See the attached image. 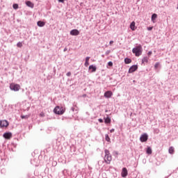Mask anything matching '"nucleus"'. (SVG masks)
<instances>
[{
    "instance_id": "nucleus-34",
    "label": "nucleus",
    "mask_w": 178,
    "mask_h": 178,
    "mask_svg": "<svg viewBox=\"0 0 178 178\" xmlns=\"http://www.w3.org/2000/svg\"><path fill=\"white\" fill-rule=\"evenodd\" d=\"M113 131H115V129H112L110 131V133H113Z\"/></svg>"
},
{
    "instance_id": "nucleus-21",
    "label": "nucleus",
    "mask_w": 178,
    "mask_h": 178,
    "mask_svg": "<svg viewBox=\"0 0 178 178\" xmlns=\"http://www.w3.org/2000/svg\"><path fill=\"white\" fill-rule=\"evenodd\" d=\"M29 118H30V115H21L22 119H29Z\"/></svg>"
},
{
    "instance_id": "nucleus-29",
    "label": "nucleus",
    "mask_w": 178,
    "mask_h": 178,
    "mask_svg": "<svg viewBox=\"0 0 178 178\" xmlns=\"http://www.w3.org/2000/svg\"><path fill=\"white\" fill-rule=\"evenodd\" d=\"M67 76L68 77H70V76H72V72H67Z\"/></svg>"
},
{
    "instance_id": "nucleus-14",
    "label": "nucleus",
    "mask_w": 178,
    "mask_h": 178,
    "mask_svg": "<svg viewBox=\"0 0 178 178\" xmlns=\"http://www.w3.org/2000/svg\"><path fill=\"white\" fill-rule=\"evenodd\" d=\"M89 70H92V73H94V72L97 71V67L94 66V65H90L89 66Z\"/></svg>"
},
{
    "instance_id": "nucleus-1",
    "label": "nucleus",
    "mask_w": 178,
    "mask_h": 178,
    "mask_svg": "<svg viewBox=\"0 0 178 178\" xmlns=\"http://www.w3.org/2000/svg\"><path fill=\"white\" fill-rule=\"evenodd\" d=\"M105 156H104V161L106 163H111L112 162V156L111 155V153L109 152V150L105 149Z\"/></svg>"
},
{
    "instance_id": "nucleus-32",
    "label": "nucleus",
    "mask_w": 178,
    "mask_h": 178,
    "mask_svg": "<svg viewBox=\"0 0 178 178\" xmlns=\"http://www.w3.org/2000/svg\"><path fill=\"white\" fill-rule=\"evenodd\" d=\"M99 123H103L104 120L102 119H99Z\"/></svg>"
},
{
    "instance_id": "nucleus-23",
    "label": "nucleus",
    "mask_w": 178,
    "mask_h": 178,
    "mask_svg": "<svg viewBox=\"0 0 178 178\" xmlns=\"http://www.w3.org/2000/svg\"><path fill=\"white\" fill-rule=\"evenodd\" d=\"M105 139L108 141V143L111 142V138H109V135L106 134L105 135Z\"/></svg>"
},
{
    "instance_id": "nucleus-30",
    "label": "nucleus",
    "mask_w": 178,
    "mask_h": 178,
    "mask_svg": "<svg viewBox=\"0 0 178 178\" xmlns=\"http://www.w3.org/2000/svg\"><path fill=\"white\" fill-rule=\"evenodd\" d=\"M153 27L152 26H150V27H147V30L149 31H151V30H152Z\"/></svg>"
},
{
    "instance_id": "nucleus-3",
    "label": "nucleus",
    "mask_w": 178,
    "mask_h": 178,
    "mask_svg": "<svg viewBox=\"0 0 178 178\" xmlns=\"http://www.w3.org/2000/svg\"><path fill=\"white\" fill-rule=\"evenodd\" d=\"M65 108L60 107L59 106H56L54 109V112L56 113V115H63L65 113Z\"/></svg>"
},
{
    "instance_id": "nucleus-2",
    "label": "nucleus",
    "mask_w": 178,
    "mask_h": 178,
    "mask_svg": "<svg viewBox=\"0 0 178 178\" xmlns=\"http://www.w3.org/2000/svg\"><path fill=\"white\" fill-rule=\"evenodd\" d=\"M132 52L136 55V56H140L143 52V47L141 45H138L132 49Z\"/></svg>"
},
{
    "instance_id": "nucleus-9",
    "label": "nucleus",
    "mask_w": 178,
    "mask_h": 178,
    "mask_svg": "<svg viewBox=\"0 0 178 178\" xmlns=\"http://www.w3.org/2000/svg\"><path fill=\"white\" fill-rule=\"evenodd\" d=\"M127 175H128L127 168H123L121 172L122 177H126Z\"/></svg>"
},
{
    "instance_id": "nucleus-4",
    "label": "nucleus",
    "mask_w": 178,
    "mask_h": 178,
    "mask_svg": "<svg viewBox=\"0 0 178 178\" xmlns=\"http://www.w3.org/2000/svg\"><path fill=\"white\" fill-rule=\"evenodd\" d=\"M10 89L12 91H19L20 90V85L15 83H12L10 84Z\"/></svg>"
},
{
    "instance_id": "nucleus-19",
    "label": "nucleus",
    "mask_w": 178,
    "mask_h": 178,
    "mask_svg": "<svg viewBox=\"0 0 178 178\" xmlns=\"http://www.w3.org/2000/svg\"><path fill=\"white\" fill-rule=\"evenodd\" d=\"M90 60V57H86V62H85V66L87 67L90 63H88Z\"/></svg>"
},
{
    "instance_id": "nucleus-15",
    "label": "nucleus",
    "mask_w": 178,
    "mask_h": 178,
    "mask_svg": "<svg viewBox=\"0 0 178 178\" xmlns=\"http://www.w3.org/2000/svg\"><path fill=\"white\" fill-rule=\"evenodd\" d=\"M37 24L39 27H44V26H45V22L42 21H38Z\"/></svg>"
},
{
    "instance_id": "nucleus-25",
    "label": "nucleus",
    "mask_w": 178,
    "mask_h": 178,
    "mask_svg": "<svg viewBox=\"0 0 178 178\" xmlns=\"http://www.w3.org/2000/svg\"><path fill=\"white\" fill-rule=\"evenodd\" d=\"M13 9H19V4L15 3L13 6Z\"/></svg>"
},
{
    "instance_id": "nucleus-20",
    "label": "nucleus",
    "mask_w": 178,
    "mask_h": 178,
    "mask_svg": "<svg viewBox=\"0 0 178 178\" xmlns=\"http://www.w3.org/2000/svg\"><path fill=\"white\" fill-rule=\"evenodd\" d=\"M104 123H111V118L109 117H107L106 118H105L104 120Z\"/></svg>"
},
{
    "instance_id": "nucleus-8",
    "label": "nucleus",
    "mask_w": 178,
    "mask_h": 178,
    "mask_svg": "<svg viewBox=\"0 0 178 178\" xmlns=\"http://www.w3.org/2000/svg\"><path fill=\"white\" fill-rule=\"evenodd\" d=\"M3 137H4V138H6V140H10V138H12V133L10 132L5 133L3 135Z\"/></svg>"
},
{
    "instance_id": "nucleus-26",
    "label": "nucleus",
    "mask_w": 178,
    "mask_h": 178,
    "mask_svg": "<svg viewBox=\"0 0 178 178\" xmlns=\"http://www.w3.org/2000/svg\"><path fill=\"white\" fill-rule=\"evenodd\" d=\"M17 47L18 48H22V47H23V43H22L21 42H19L17 44Z\"/></svg>"
},
{
    "instance_id": "nucleus-27",
    "label": "nucleus",
    "mask_w": 178,
    "mask_h": 178,
    "mask_svg": "<svg viewBox=\"0 0 178 178\" xmlns=\"http://www.w3.org/2000/svg\"><path fill=\"white\" fill-rule=\"evenodd\" d=\"M158 67H159V63H156L154 65V69H158Z\"/></svg>"
},
{
    "instance_id": "nucleus-28",
    "label": "nucleus",
    "mask_w": 178,
    "mask_h": 178,
    "mask_svg": "<svg viewBox=\"0 0 178 178\" xmlns=\"http://www.w3.org/2000/svg\"><path fill=\"white\" fill-rule=\"evenodd\" d=\"M108 65L110 66V67H112V66H113V63H112V61H109L108 63Z\"/></svg>"
},
{
    "instance_id": "nucleus-10",
    "label": "nucleus",
    "mask_w": 178,
    "mask_h": 178,
    "mask_svg": "<svg viewBox=\"0 0 178 178\" xmlns=\"http://www.w3.org/2000/svg\"><path fill=\"white\" fill-rule=\"evenodd\" d=\"M112 95H113V93L111 90H108L104 93L105 98H111Z\"/></svg>"
},
{
    "instance_id": "nucleus-33",
    "label": "nucleus",
    "mask_w": 178,
    "mask_h": 178,
    "mask_svg": "<svg viewBox=\"0 0 178 178\" xmlns=\"http://www.w3.org/2000/svg\"><path fill=\"white\" fill-rule=\"evenodd\" d=\"M58 2H61L62 3H63V2H65V0H58Z\"/></svg>"
},
{
    "instance_id": "nucleus-18",
    "label": "nucleus",
    "mask_w": 178,
    "mask_h": 178,
    "mask_svg": "<svg viewBox=\"0 0 178 178\" xmlns=\"http://www.w3.org/2000/svg\"><path fill=\"white\" fill-rule=\"evenodd\" d=\"M124 63L126 65H129V63H131V59L127 58L124 59Z\"/></svg>"
},
{
    "instance_id": "nucleus-11",
    "label": "nucleus",
    "mask_w": 178,
    "mask_h": 178,
    "mask_svg": "<svg viewBox=\"0 0 178 178\" xmlns=\"http://www.w3.org/2000/svg\"><path fill=\"white\" fill-rule=\"evenodd\" d=\"M79 34H80V31L77 29H73L70 31L71 35H79Z\"/></svg>"
},
{
    "instance_id": "nucleus-16",
    "label": "nucleus",
    "mask_w": 178,
    "mask_h": 178,
    "mask_svg": "<svg viewBox=\"0 0 178 178\" xmlns=\"http://www.w3.org/2000/svg\"><path fill=\"white\" fill-rule=\"evenodd\" d=\"M168 152H169V154H175V147H170V148L168 149Z\"/></svg>"
},
{
    "instance_id": "nucleus-5",
    "label": "nucleus",
    "mask_w": 178,
    "mask_h": 178,
    "mask_svg": "<svg viewBox=\"0 0 178 178\" xmlns=\"http://www.w3.org/2000/svg\"><path fill=\"white\" fill-rule=\"evenodd\" d=\"M9 126V122L6 120H0V127L3 129V127H8Z\"/></svg>"
},
{
    "instance_id": "nucleus-12",
    "label": "nucleus",
    "mask_w": 178,
    "mask_h": 178,
    "mask_svg": "<svg viewBox=\"0 0 178 178\" xmlns=\"http://www.w3.org/2000/svg\"><path fill=\"white\" fill-rule=\"evenodd\" d=\"M130 29H131V30H132V31H134L136 30V29H137V27L136 26V22H132L131 23Z\"/></svg>"
},
{
    "instance_id": "nucleus-31",
    "label": "nucleus",
    "mask_w": 178,
    "mask_h": 178,
    "mask_svg": "<svg viewBox=\"0 0 178 178\" xmlns=\"http://www.w3.org/2000/svg\"><path fill=\"white\" fill-rule=\"evenodd\" d=\"M147 55L148 56H151V55H152V51H149Z\"/></svg>"
},
{
    "instance_id": "nucleus-7",
    "label": "nucleus",
    "mask_w": 178,
    "mask_h": 178,
    "mask_svg": "<svg viewBox=\"0 0 178 178\" xmlns=\"http://www.w3.org/2000/svg\"><path fill=\"white\" fill-rule=\"evenodd\" d=\"M138 69V66L132 65L129 70V73H134V72H136V70H137Z\"/></svg>"
},
{
    "instance_id": "nucleus-13",
    "label": "nucleus",
    "mask_w": 178,
    "mask_h": 178,
    "mask_svg": "<svg viewBox=\"0 0 178 178\" xmlns=\"http://www.w3.org/2000/svg\"><path fill=\"white\" fill-rule=\"evenodd\" d=\"M26 6H29V8H34V3H31V1H26Z\"/></svg>"
},
{
    "instance_id": "nucleus-35",
    "label": "nucleus",
    "mask_w": 178,
    "mask_h": 178,
    "mask_svg": "<svg viewBox=\"0 0 178 178\" xmlns=\"http://www.w3.org/2000/svg\"><path fill=\"white\" fill-rule=\"evenodd\" d=\"M112 44H113V40L110 41V45H112Z\"/></svg>"
},
{
    "instance_id": "nucleus-17",
    "label": "nucleus",
    "mask_w": 178,
    "mask_h": 178,
    "mask_svg": "<svg viewBox=\"0 0 178 178\" xmlns=\"http://www.w3.org/2000/svg\"><path fill=\"white\" fill-rule=\"evenodd\" d=\"M147 154H148V155H151V154H152V149L149 147H147V150H146Z\"/></svg>"
},
{
    "instance_id": "nucleus-6",
    "label": "nucleus",
    "mask_w": 178,
    "mask_h": 178,
    "mask_svg": "<svg viewBox=\"0 0 178 178\" xmlns=\"http://www.w3.org/2000/svg\"><path fill=\"white\" fill-rule=\"evenodd\" d=\"M141 143H145L148 140V135L147 134H143L140 138Z\"/></svg>"
},
{
    "instance_id": "nucleus-24",
    "label": "nucleus",
    "mask_w": 178,
    "mask_h": 178,
    "mask_svg": "<svg viewBox=\"0 0 178 178\" xmlns=\"http://www.w3.org/2000/svg\"><path fill=\"white\" fill-rule=\"evenodd\" d=\"M156 17H158V15L156 14H153L152 16V22H154V20H155V19H156Z\"/></svg>"
},
{
    "instance_id": "nucleus-36",
    "label": "nucleus",
    "mask_w": 178,
    "mask_h": 178,
    "mask_svg": "<svg viewBox=\"0 0 178 178\" xmlns=\"http://www.w3.org/2000/svg\"><path fill=\"white\" fill-rule=\"evenodd\" d=\"M66 51H67V49H64V52H66Z\"/></svg>"
},
{
    "instance_id": "nucleus-22",
    "label": "nucleus",
    "mask_w": 178,
    "mask_h": 178,
    "mask_svg": "<svg viewBox=\"0 0 178 178\" xmlns=\"http://www.w3.org/2000/svg\"><path fill=\"white\" fill-rule=\"evenodd\" d=\"M142 63H148V58H147V57H144L143 58V60H142Z\"/></svg>"
}]
</instances>
